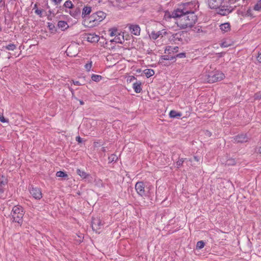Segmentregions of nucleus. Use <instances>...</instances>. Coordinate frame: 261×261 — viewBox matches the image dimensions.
I'll use <instances>...</instances> for the list:
<instances>
[{"instance_id":"obj_1","label":"nucleus","mask_w":261,"mask_h":261,"mask_svg":"<svg viewBox=\"0 0 261 261\" xmlns=\"http://www.w3.org/2000/svg\"><path fill=\"white\" fill-rule=\"evenodd\" d=\"M173 16L178 17L177 24L182 29L193 27L197 20V16L193 10V4L189 2L178 5L173 11Z\"/></svg>"},{"instance_id":"obj_2","label":"nucleus","mask_w":261,"mask_h":261,"mask_svg":"<svg viewBox=\"0 0 261 261\" xmlns=\"http://www.w3.org/2000/svg\"><path fill=\"white\" fill-rule=\"evenodd\" d=\"M137 194L142 197H147L152 200L154 196V188L149 182L138 181L135 187Z\"/></svg>"},{"instance_id":"obj_3","label":"nucleus","mask_w":261,"mask_h":261,"mask_svg":"<svg viewBox=\"0 0 261 261\" xmlns=\"http://www.w3.org/2000/svg\"><path fill=\"white\" fill-rule=\"evenodd\" d=\"M107 14L105 12L99 11L93 13L89 17L83 20V24L89 28H93L98 25L106 17Z\"/></svg>"},{"instance_id":"obj_4","label":"nucleus","mask_w":261,"mask_h":261,"mask_svg":"<svg viewBox=\"0 0 261 261\" xmlns=\"http://www.w3.org/2000/svg\"><path fill=\"white\" fill-rule=\"evenodd\" d=\"M224 77L223 72L219 70H214L203 73L201 75V80L204 83H213L221 81Z\"/></svg>"},{"instance_id":"obj_5","label":"nucleus","mask_w":261,"mask_h":261,"mask_svg":"<svg viewBox=\"0 0 261 261\" xmlns=\"http://www.w3.org/2000/svg\"><path fill=\"white\" fill-rule=\"evenodd\" d=\"M24 213L22 206L19 205L14 206L9 216L10 221L13 223H17L19 226H21Z\"/></svg>"},{"instance_id":"obj_6","label":"nucleus","mask_w":261,"mask_h":261,"mask_svg":"<svg viewBox=\"0 0 261 261\" xmlns=\"http://www.w3.org/2000/svg\"><path fill=\"white\" fill-rule=\"evenodd\" d=\"M29 190L31 195L35 199L40 200L42 198V194L40 188L31 186L29 187Z\"/></svg>"},{"instance_id":"obj_7","label":"nucleus","mask_w":261,"mask_h":261,"mask_svg":"<svg viewBox=\"0 0 261 261\" xmlns=\"http://www.w3.org/2000/svg\"><path fill=\"white\" fill-rule=\"evenodd\" d=\"M103 224L102 223L101 219L99 218H92L91 221V226L93 230L98 232L100 230Z\"/></svg>"},{"instance_id":"obj_8","label":"nucleus","mask_w":261,"mask_h":261,"mask_svg":"<svg viewBox=\"0 0 261 261\" xmlns=\"http://www.w3.org/2000/svg\"><path fill=\"white\" fill-rule=\"evenodd\" d=\"M128 29L130 32L136 36H139L140 34L141 29L138 24H129Z\"/></svg>"},{"instance_id":"obj_9","label":"nucleus","mask_w":261,"mask_h":261,"mask_svg":"<svg viewBox=\"0 0 261 261\" xmlns=\"http://www.w3.org/2000/svg\"><path fill=\"white\" fill-rule=\"evenodd\" d=\"M224 0H207V3L211 9H217L221 6Z\"/></svg>"},{"instance_id":"obj_10","label":"nucleus","mask_w":261,"mask_h":261,"mask_svg":"<svg viewBox=\"0 0 261 261\" xmlns=\"http://www.w3.org/2000/svg\"><path fill=\"white\" fill-rule=\"evenodd\" d=\"M92 11V8L90 6H85L84 8H83L82 12V17L84 19V20L87 19L89 16V15L90 13Z\"/></svg>"},{"instance_id":"obj_11","label":"nucleus","mask_w":261,"mask_h":261,"mask_svg":"<svg viewBox=\"0 0 261 261\" xmlns=\"http://www.w3.org/2000/svg\"><path fill=\"white\" fill-rule=\"evenodd\" d=\"M163 31L164 30H162L161 31H159L158 32H155L154 31H152L150 33V34H149V37L151 39L154 40L157 39L160 36H161L162 37H163L164 35H165L166 34V32L165 31L164 32H163Z\"/></svg>"},{"instance_id":"obj_12","label":"nucleus","mask_w":261,"mask_h":261,"mask_svg":"<svg viewBox=\"0 0 261 261\" xmlns=\"http://www.w3.org/2000/svg\"><path fill=\"white\" fill-rule=\"evenodd\" d=\"M81 9L76 7L69 11L70 15L75 19H79L81 16Z\"/></svg>"},{"instance_id":"obj_13","label":"nucleus","mask_w":261,"mask_h":261,"mask_svg":"<svg viewBox=\"0 0 261 261\" xmlns=\"http://www.w3.org/2000/svg\"><path fill=\"white\" fill-rule=\"evenodd\" d=\"M219 11L218 12V13L220 15L225 16L227 15L228 14V6H225V5H222L221 4V6H220L219 7Z\"/></svg>"},{"instance_id":"obj_14","label":"nucleus","mask_w":261,"mask_h":261,"mask_svg":"<svg viewBox=\"0 0 261 261\" xmlns=\"http://www.w3.org/2000/svg\"><path fill=\"white\" fill-rule=\"evenodd\" d=\"M99 40V36L95 34H89L88 35L87 40L91 43L97 42Z\"/></svg>"},{"instance_id":"obj_15","label":"nucleus","mask_w":261,"mask_h":261,"mask_svg":"<svg viewBox=\"0 0 261 261\" xmlns=\"http://www.w3.org/2000/svg\"><path fill=\"white\" fill-rule=\"evenodd\" d=\"M178 50V47H172L171 46H167L165 49V54H171L172 53H177Z\"/></svg>"},{"instance_id":"obj_16","label":"nucleus","mask_w":261,"mask_h":261,"mask_svg":"<svg viewBox=\"0 0 261 261\" xmlns=\"http://www.w3.org/2000/svg\"><path fill=\"white\" fill-rule=\"evenodd\" d=\"M236 142H246L248 140L247 135L246 134H241L238 135L234 138Z\"/></svg>"},{"instance_id":"obj_17","label":"nucleus","mask_w":261,"mask_h":261,"mask_svg":"<svg viewBox=\"0 0 261 261\" xmlns=\"http://www.w3.org/2000/svg\"><path fill=\"white\" fill-rule=\"evenodd\" d=\"M141 82L139 81H136L133 85V88L134 89L135 92L137 93H139L142 91L141 88Z\"/></svg>"},{"instance_id":"obj_18","label":"nucleus","mask_w":261,"mask_h":261,"mask_svg":"<svg viewBox=\"0 0 261 261\" xmlns=\"http://www.w3.org/2000/svg\"><path fill=\"white\" fill-rule=\"evenodd\" d=\"M76 173L81 176L83 179H87L89 177H91L90 174H88L84 171L81 170L80 169L76 170Z\"/></svg>"},{"instance_id":"obj_19","label":"nucleus","mask_w":261,"mask_h":261,"mask_svg":"<svg viewBox=\"0 0 261 261\" xmlns=\"http://www.w3.org/2000/svg\"><path fill=\"white\" fill-rule=\"evenodd\" d=\"M58 27L62 31H65L69 27L67 22L65 21L62 20H60L58 21Z\"/></svg>"},{"instance_id":"obj_20","label":"nucleus","mask_w":261,"mask_h":261,"mask_svg":"<svg viewBox=\"0 0 261 261\" xmlns=\"http://www.w3.org/2000/svg\"><path fill=\"white\" fill-rule=\"evenodd\" d=\"M161 58H162L164 60L171 61L172 63L175 62V57H174V55H172L171 54L161 56Z\"/></svg>"},{"instance_id":"obj_21","label":"nucleus","mask_w":261,"mask_h":261,"mask_svg":"<svg viewBox=\"0 0 261 261\" xmlns=\"http://www.w3.org/2000/svg\"><path fill=\"white\" fill-rule=\"evenodd\" d=\"M182 115L181 113L177 112L175 110H171L169 112V117L171 118H178Z\"/></svg>"},{"instance_id":"obj_22","label":"nucleus","mask_w":261,"mask_h":261,"mask_svg":"<svg viewBox=\"0 0 261 261\" xmlns=\"http://www.w3.org/2000/svg\"><path fill=\"white\" fill-rule=\"evenodd\" d=\"M220 29L223 33H225L228 31V22H225L220 25Z\"/></svg>"},{"instance_id":"obj_23","label":"nucleus","mask_w":261,"mask_h":261,"mask_svg":"<svg viewBox=\"0 0 261 261\" xmlns=\"http://www.w3.org/2000/svg\"><path fill=\"white\" fill-rule=\"evenodd\" d=\"M144 72L147 78L154 74V71L152 69H146L144 70Z\"/></svg>"},{"instance_id":"obj_24","label":"nucleus","mask_w":261,"mask_h":261,"mask_svg":"<svg viewBox=\"0 0 261 261\" xmlns=\"http://www.w3.org/2000/svg\"><path fill=\"white\" fill-rule=\"evenodd\" d=\"M91 79L94 82H99L102 79V77L99 75L92 74L91 75Z\"/></svg>"},{"instance_id":"obj_25","label":"nucleus","mask_w":261,"mask_h":261,"mask_svg":"<svg viewBox=\"0 0 261 261\" xmlns=\"http://www.w3.org/2000/svg\"><path fill=\"white\" fill-rule=\"evenodd\" d=\"M3 48H5L8 50L13 51L16 49V45L14 43H10L5 46H3Z\"/></svg>"},{"instance_id":"obj_26","label":"nucleus","mask_w":261,"mask_h":261,"mask_svg":"<svg viewBox=\"0 0 261 261\" xmlns=\"http://www.w3.org/2000/svg\"><path fill=\"white\" fill-rule=\"evenodd\" d=\"M159 63L165 66H169L171 64V63L170 62V61L164 60L163 59H162V58H161L160 59Z\"/></svg>"},{"instance_id":"obj_27","label":"nucleus","mask_w":261,"mask_h":261,"mask_svg":"<svg viewBox=\"0 0 261 261\" xmlns=\"http://www.w3.org/2000/svg\"><path fill=\"white\" fill-rule=\"evenodd\" d=\"M56 176L59 177L64 178L65 179L68 177L67 174L65 172L62 171H58L56 173Z\"/></svg>"},{"instance_id":"obj_28","label":"nucleus","mask_w":261,"mask_h":261,"mask_svg":"<svg viewBox=\"0 0 261 261\" xmlns=\"http://www.w3.org/2000/svg\"><path fill=\"white\" fill-rule=\"evenodd\" d=\"M109 163L116 162L118 160V157L114 154H112L108 158Z\"/></svg>"},{"instance_id":"obj_29","label":"nucleus","mask_w":261,"mask_h":261,"mask_svg":"<svg viewBox=\"0 0 261 261\" xmlns=\"http://www.w3.org/2000/svg\"><path fill=\"white\" fill-rule=\"evenodd\" d=\"M64 7L66 8L72 9L73 8V5L70 0H68L65 2Z\"/></svg>"},{"instance_id":"obj_30","label":"nucleus","mask_w":261,"mask_h":261,"mask_svg":"<svg viewBox=\"0 0 261 261\" xmlns=\"http://www.w3.org/2000/svg\"><path fill=\"white\" fill-rule=\"evenodd\" d=\"M178 18V17H174L173 16V12H172V13L171 14L168 11H165V14H164V19H165L166 20H167V19H169V18Z\"/></svg>"},{"instance_id":"obj_31","label":"nucleus","mask_w":261,"mask_h":261,"mask_svg":"<svg viewBox=\"0 0 261 261\" xmlns=\"http://www.w3.org/2000/svg\"><path fill=\"white\" fill-rule=\"evenodd\" d=\"M2 178L0 179V186H2L3 187L5 188V187L8 184V180L6 178H5L4 176L3 175L2 177Z\"/></svg>"},{"instance_id":"obj_32","label":"nucleus","mask_w":261,"mask_h":261,"mask_svg":"<svg viewBox=\"0 0 261 261\" xmlns=\"http://www.w3.org/2000/svg\"><path fill=\"white\" fill-rule=\"evenodd\" d=\"M185 159H186L184 158H179L178 160L176 163V167L177 168H180L182 165Z\"/></svg>"},{"instance_id":"obj_33","label":"nucleus","mask_w":261,"mask_h":261,"mask_svg":"<svg viewBox=\"0 0 261 261\" xmlns=\"http://www.w3.org/2000/svg\"><path fill=\"white\" fill-rule=\"evenodd\" d=\"M254 10L259 11L261 10V0H258L254 6Z\"/></svg>"},{"instance_id":"obj_34","label":"nucleus","mask_w":261,"mask_h":261,"mask_svg":"<svg viewBox=\"0 0 261 261\" xmlns=\"http://www.w3.org/2000/svg\"><path fill=\"white\" fill-rule=\"evenodd\" d=\"M181 34L180 33H175L172 35L173 39L174 41L179 40L181 41L182 39L180 38Z\"/></svg>"},{"instance_id":"obj_35","label":"nucleus","mask_w":261,"mask_h":261,"mask_svg":"<svg viewBox=\"0 0 261 261\" xmlns=\"http://www.w3.org/2000/svg\"><path fill=\"white\" fill-rule=\"evenodd\" d=\"M204 245L205 243L203 241H199L197 243L196 248L199 249H202L204 247Z\"/></svg>"},{"instance_id":"obj_36","label":"nucleus","mask_w":261,"mask_h":261,"mask_svg":"<svg viewBox=\"0 0 261 261\" xmlns=\"http://www.w3.org/2000/svg\"><path fill=\"white\" fill-rule=\"evenodd\" d=\"M92 66V62L91 61L88 62L85 65V68L87 71H90Z\"/></svg>"},{"instance_id":"obj_37","label":"nucleus","mask_w":261,"mask_h":261,"mask_svg":"<svg viewBox=\"0 0 261 261\" xmlns=\"http://www.w3.org/2000/svg\"><path fill=\"white\" fill-rule=\"evenodd\" d=\"M246 15L251 17H253L254 14H253V10L251 9H248L246 12Z\"/></svg>"},{"instance_id":"obj_38","label":"nucleus","mask_w":261,"mask_h":261,"mask_svg":"<svg viewBox=\"0 0 261 261\" xmlns=\"http://www.w3.org/2000/svg\"><path fill=\"white\" fill-rule=\"evenodd\" d=\"M174 57H175V59H176L177 58H185L186 57V53H179V54H176L175 55H174Z\"/></svg>"},{"instance_id":"obj_39","label":"nucleus","mask_w":261,"mask_h":261,"mask_svg":"<svg viewBox=\"0 0 261 261\" xmlns=\"http://www.w3.org/2000/svg\"><path fill=\"white\" fill-rule=\"evenodd\" d=\"M220 45L221 47H226L228 46V44L226 40L224 39L220 43Z\"/></svg>"},{"instance_id":"obj_40","label":"nucleus","mask_w":261,"mask_h":261,"mask_svg":"<svg viewBox=\"0 0 261 261\" xmlns=\"http://www.w3.org/2000/svg\"><path fill=\"white\" fill-rule=\"evenodd\" d=\"M95 184L98 187H104V184H103L102 180L100 179L95 180Z\"/></svg>"},{"instance_id":"obj_41","label":"nucleus","mask_w":261,"mask_h":261,"mask_svg":"<svg viewBox=\"0 0 261 261\" xmlns=\"http://www.w3.org/2000/svg\"><path fill=\"white\" fill-rule=\"evenodd\" d=\"M35 13L39 15L40 17H42L43 10L42 9H39L38 8H37L35 10Z\"/></svg>"},{"instance_id":"obj_42","label":"nucleus","mask_w":261,"mask_h":261,"mask_svg":"<svg viewBox=\"0 0 261 261\" xmlns=\"http://www.w3.org/2000/svg\"><path fill=\"white\" fill-rule=\"evenodd\" d=\"M109 31L111 32L110 34V36L113 37L116 35L117 30L114 29H111L109 30Z\"/></svg>"},{"instance_id":"obj_43","label":"nucleus","mask_w":261,"mask_h":261,"mask_svg":"<svg viewBox=\"0 0 261 261\" xmlns=\"http://www.w3.org/2000/svg\"><path fill=\"white\" fill-rule=\"evenodd\" d=\"M0 121L3 123H8L9 122V120L8 119L5 118L3 116L0 115Z\"/></svg>"},{"instance_id":"obj_44","label":"nucleus","mask_w":261,"mask_h":261,"mask_svg":"<svg viewBox=\"0 0 261 261\" xmlns=\"http://www.w3.org/2000/svg\"><path fill=\"white\" fill-rule=\"evenodd\" d=\"M135 79H136V77L134 76H133V75L129 76L127 79V82L130 83Z\"/></svg>"},{"instance_id":"obj_45","label":"nucleus","mask_w":261,"mask_h":261,"mask_svg":"<svg viewBox=\"0 0 261 261\" xmlns=\"http://www.w3.org/2000/svg\"><path fill=\"white\" fill-rule=\"evenodd\" d=\"M256 59L259 63H261V50L258 53Z\"/></svg>"},{"instance_id":"obj_46","label":"nucleus","mask_w":261,"mask_h":261,"mask_svg":"<svg viewBox=\"0 0 261 261\" xmlns=\"http://www.w3.org/2000/svg\"><path fill=\"white\" fill-rule=\"evenodd\" d=\"M204 135L206 137H210L212 136V134L210 131L206 130L205 131H204Z\"/></svg>"},{"instance_id":"obj_47","label":"nucleus","mask_w":261,"mask_h":261,"mask_svg":"<svg viewBox=\"0 0 261 261\" xmlns=\"http://www.w3.org/2000/svg\"><path fill=\"white\" fill-rule=\"evenodd\" d=\"M115 41L117 43H121V44H122L123 42L124 41V38H123V37H122V40H120L119 37L118 38H115Z\"/></svg>"},{"instance_id":"obj_48","label":"nucleus","mask_w":261,"mask_h":261,"mask_svg":"<svg viewBox=\"0 0 261 261\" xmlns=\"http://www.w3.org/2000/svg\"><path fill=\"white\" fill-rule=\"evenodd\" d=\"M75 140L79 143H82L83 142V139L81 138L79 136L76 137Z\"/></svg>"},{"instance_id":"obj_49","label":"nucleus","mask_w":261,"mask_h":261,"mask_svg":"<svg viewBox=\"0 0 261 261\" xmlns=\"http://www.w3.org/2000/svg\"><path fill=\"white\" fill-rule=\"evenodd\" d=\"M48 27L50 30H53L55 28V25L52 23H48Z\"/></svg>"},{"instance_id":"obj_50","label":"nucleus","mask_w":261,"mask_h":261,"mask_svg":"<svg viewBox=\"0 0 261 261\" xmlns=\"http://www.w3.org/2000/svg\"><path fill=\"white\" fill-rule=\"evenodd\" d=\"M54 3L55 5H59L61 3V1L62 0H51Z\"/></svg>"},{"instance_id":"obj_51","label":"nucleus","mask_w":261,"mask_h":261,"mask_svg":"<svg viewBox=\"0 0 261 261\" xmlns=\"http://www.w3.org/2000/svg\"><path fill=\"white\" fill-rule=\"evenodd\" d=\"M5 188L0 186V194H2L4 193Z\"/></svg>"},{"instance_id":"obj_52","label":"nucleus","mask_w":261,"mask_h":261,"mask_svg":"<svg viewBox=\"0 0 261 261\" xmlns=\"http://www.w3.org/2000/svg\"><path fill=\"white\" fill-rule=\"evenodd\" d=\"M73 84H74V85H77V86H80V85H81V83H80V82H79V81H73Z\"/></svg>"},{"instance_id":"obj_53","label":"nucleus","mask_w":261,"mask_h":261,"mask_svg":"<svg viewBox=\"0 0 261 261\" xmlns=\"http://www.w3.org/2000/svg\"><path fill=\"white\" fill-rule=\"evenodd\" d=\"M194 159L196 162H199V157L197 156H194Z\"/></svg>"},{"instance_id":"obj_54","label":"nucleus","mask_w":261,"mask_h":261,"mask_svg":"<svg viewBox=\"0 0 261 261\" xmlns=\"http://www.w3.org/2000/svg\"><path fill=\"white\" fill-rule=\"evenodd\" d=\"M2 1V0H0V3ZM15 0H10L9 2L11 3L12 4H13Z\"/></svg>"},{"instance_id":"obj_55","label":"nucleus","mask_w":261,"mask_h":261,"mask_svg":"<svg viewBox=\"0 0 261 261\" xmlns=\"http://www.w3.org/2000/svg\"><path fill=\"white\" fill-rule=\"evenodd\" d=\"M37 8H37V4H35L34 6L33 9L36 10Z\"/></svg>"},{"instance_id":"obj_56","label":"nucleus","mask_w":261,"mask_h":261,"mask_svg":"<svg viewBox=\"0 0 261 261\" xmlns=\"http://www.w3.org/2000/svg\"><path fill=\"white\" fill-rule=\"evenodd\" d=\"M69 90L71 92L72 94H74L73 90L72 88H69Z\"/></svg>"},{"instance_id":"obj_57","label":"nucleus","mask_w":261,"mask_h":261,"mask_svg":"<svg viewBox=\"0 0 261 261\" xmlns=\"http://www.w3.org/2000/svg\"><path fill=\"white\" fill-rule=\"evenodd\" d=\"M258 151L261 154V146L258 148Z\"/></svg>"},{"instance_id":"obj_58","label":"nucleus","mask_w":261,"mask_h":261,"mask_svg":"<svg viewBox=\"0 0 261 261\" xmlns=\"http://www.w3.org/2000/svg\"><path fill=\"white\" fill-rule=\"evenodd\" d=\"M80 103L81 105H83L84 103V101L82 100H80Z\"/></svg>"},{"instance_id":"obj_59","label":"nucleus","mask_w":261,"mask_h":261,"mask_svg":"<svg viewBox=\"0 0 261 261\" xmlns=\"http://www.w3.org/2000/svg\"><path fill=\"white\" fill-rule=\"evenodd\" d=\"M102 150L103 152H105L106 151L105 148V147H102Z\"/></svg>"},{"instance_id":"obj_60","label":"nucleus","mask_w":261,"mask_h":261,"mask_svg":"<svg viewBox=\"0 0 261 261\" xmlns=\"http://www.w3.org/2000/svg\"><path fill=\"white\" fill-rule=\"evenodd\" d=\"M2 31V28H1V27L0 26V31Z\"/></svg>"},{"instance_id":"obj_61","label":"nucleus","mask_w":261,"mask_h":261,"mask_svg":"<svg viewBox=\"0 0 261 261\" xmlns=\"http://www.w3.org/2000/svg\"><path fill=\"white\" fill-rule=\"evenodd\" d=\"M114 40H111V41L112 42V41H114Z\"/></svg>"},{"instance_id":"obj_62","label":"nucleus","mask_w":261,"mask_h":261,"mask_svg":"<svg viewBox=\"0 0 261 261\" xmlns=\"http://www.w3.org/2000/svg\"><path fill=\"white\" fill-rule=\"evenodd\" d=\"M157 197H158V195H157V194H156V198H157Z\"/></svg>"}]
</instances>
